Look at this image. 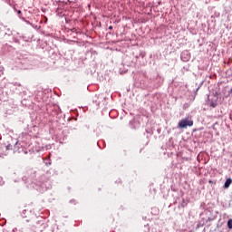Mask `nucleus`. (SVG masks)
Masks as SVG:
<instances>
[{"label":"nucleus","instance_id":"nucleus-1","mask_svg":"<svg viewBox=\"0 0 232 232\" xmlns=\"http://www.w3.org/2000/svg\"><path fill=\"white\" fill-rule=\"evenodd\" d=\"M193 124H194V121H192V120H188V118H185L184 120H180V121H179V127L181 129L191 127L193 126Z\"/></svg>","mask_w":232,"mask_h":232},{"label":"nucleus","instance_id":"nucleus-2","mask_svg":"<svg viewBox=\"0 0 232 232\" xmlns=\"http://www.w3.org/2000/svg\"><path fill=\"white\" fill-rule=\"evenodd\" d=\"M231 184H232V179H227V181H226V183H225L224 188H228Z\"/></svg>","mask_w":232,"mask_h":232},{"label":"nucleus","instance_id":"nucleus-3","mask_svg":"<svg viewBox=\"0 0 232 232\" xmlns=\"http://www.w3.org/2000/svg\"><path fill=\"white\" fill-rule=\"evenodd\" d=\"M227 227H228L229 229H232V219L228 220Z\"/></svg>","mask_w":232,"mask_h":232},{"label":"nucleus","instance_id":"nucleus-4","mask_svg":"<svg viewBox=\"0 0 232 232\" xmlns=\"http://www.w3.org/2000/svg\"><path fill=\"white\" fill-rule=\"evenodd\" d=\"M5 73V67H0V77Z\"/></svg>","mask_w":232,"mask_h":232},{"label":"nucleus","instance_id":"nucleus-5","mask_svg":"<svg viewBox=\"0 0 232 232\" xmlns=\"http://www.w3.org/2000/svg\"><path fill=\"white\" fill-rule=\"evenodd\" d=\"M217 105H218V103H217L216 102H211V103H210V106H211L212 108H216Z\"/></svg>","mask_w":232,"mask_h":232},{"label":"nucleus","instance_id":"nucleus-6","mask_svg":"<svg viewBox=\"0 0 232 232\" xmlns=\"http://www.w3.org/2000/svg\"><path fill=\"white\" fill-rule=\"evenodd\" d=\"M51 164H52V161L45 162V165H46V166H50Z\"/></svg>","mask_w":232,"mask_h":232},{"label":"nucleus","instance_id":"nucleus-7","mask_svg":"<svg viewBox=\"0 0 232 232\" xmlns=\"http://www.w3.org/2000/svg\"><path fill=\"white\" fill-rule=\"evenodd\" d=\"M109 30H113V25H110Z\"/></svg>","mask_w":232,"mask_h":232},{"label":"nucleus","instance_id":"nucleus-8","mask_svg":"<svg viewBox=\"0 0 232 232\" xmlns=\"http://www.w3.org/2000/svg\"><path fill=\"white\" fill-rule=\"evenodd\" d=\"M6 150H10V145L6 146Z\"/></svg>","mask_w":232,"mask_h":232},{"label":"nucleus","instance_id":"nucleus-9","mask_svg":"<svg viewBox=\"0 0 232 232\" xmlns=\"http://www.w3.org/2000/svg\"><path fill=\"white\" fill-rule=\"evenodd\" d=\"M17 14H21V10H18V11H17Z\"/></svg>","mask_w":232,"mask_h":232},{"label":"nucleus","instance_id":"nucleus-10","mask_svg":"<svg viewBox=\"0 0 232 232\" xmlns=\"http://www.w3.org/2000/svg\"><path fill=\"white\" fill-rule=\"evenodd\" d=\"M208 183H209V184H212V183H213V181L209 180V181H208Z\"/></svg>","mask_w":232,"mask_h":232},{"label":"nucleus","instance_id":"nucleus-11","mask_svg":"<svg viewBox=\"0 0 232 232\" xmlns=\"http://www.w3.org/2000/svg\"><path fill=\"white\" fill-rule=\"evenodd\" d=\"M75 202V200H71V203Z\"/></svg>","mask_w":232,"mask_h":232}]
</instances>
